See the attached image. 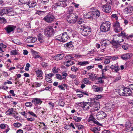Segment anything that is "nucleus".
<instances>
[{
	"label": "nucleus",
	"instance_id": "obj_1",
	"mask_svg": "<svg viewBox=\"0 0 133 133\" xmlns=\"http://www.w3.org/2000/svg\"><path fill=\"white\" fill-rule=\"evenodd\" d=\"M81 34L84 36H88L91 32V29L89 26H85L81 25L79 26Z\"/></svg>",
	"mask_w": 133,
	"mask_h": 133
},
{
	"label": "nucleus",
	"instance_id": "obj_2",
	"mask_svg": "<svg viewBox=\"0 0 133 133\" xmlns=\"http://www.w3.org/2000/svg\"><path fill=\"white\" fill-rule=\"evenodd\" d=\"M69 38V37L66 32H64L60 35L56 36L55 37V39L59 41L65 42Z\"/></svg>",
	"mask_w": 133,
	"mask_h": 133
},
{
	"label": "nucleus",
	"instance_id": "obj_3",
	"mask_svg": "<svg viewBox=\"0 0 133 133\" xmlns=\"http://www.w3.org/2000/svg\"><path fill=\"white\" fill-rule=\"evenodd\" d=\"M111 23L108 21L103 22L100 26L101 31L103 32L109 31L110 29Z\"/></svg>",
	"mask_w": 133,
	"mask_h": 133
},
{
	"label": "nucleus",
	"instance_id": "obj_4",
	"mask_svg": "<svg viewBox=\"0 0 133 133\" xmlns=\"http://www.w3.org/2000/svg\"><path fill=\"white\" fill-rule=\"evenodd\" d=\"M88 122L89 125L93 126L95 124L98 125H102L92 115H90L88 120Z\"/></svg>",
	"mask_w": 133,
	"mask_h": 133
},
{
	"label": "nucleus",
	"instance_id": "obj_5",
	"mask_svg": "<svg viewBox=\"0 0 133 133\" xmlns=\"http://www.w3.org/2000/svg\"><path fill=\"white\" fill-rule=\"evenodd\" d=\"M54 30L51 26H48L45 30L44 35L45 36L50 37L53 36L54 33Z\"/></svg>",
	"mask_w": 133,
	"mask_h": 133
},
{
	"label": "nucleus",
	"instance_id": "obj_6",
	"mask_svg": "<svg viewBox=\"0 0 133 133\" xmlns=\"http://www.w3.org/2000/svg\"><path fill=\"white\" fill-rule=\"evenodd\" d=\"M111 4L110 3H107L102 5L101 7L103 11L106 13H110L111 11Z\"/></svg>",
	"mask_w": 133,
	"mask_h": 133
},
{
	"label": "nucleus",
	"instance_id": "obj_7",
	"mask_svg": "<svg viewBox=\"0 0 133 133\" xmlns=\"http://www.w3.org/2000/svg\"><path fill=\"white\" fill-rule=\"evenodd\" d=\"M54 16L51 13H49L43 18V20L48 23H51L55 19Z\"/></svg>",
	"mask_w": 133,
	"mask_h": 133
},
{
	"label": "nucleus",
	"instance_id": "obj_8",
	"mask_svg": "<svg viewBox=\"0 0 133 133\" xmlns=\"http://www.w3.org/2000/svg\"><path fill=\"white\" fill-rule=\"evenodd\" d=\"M66 6L67 5L65 1H61L55 3L54 5L52 6V8L53 9H55L58 7L65 8Z\"/></svg>",
	"mask_w": 133,
	"mask_h": 133
},
{
	"label": "nucleus",
	"instance_id": "obj_9",
	"mask_svg": "<svg viewBox=\"0 0 133 133\" xmlns=\"http://www.w3.org/2000/svg\"><path fill=\"white\" fill-rule=\"evenodd\" d=\"M114 30L115 32H117L120 31L122 29V28L120 26V24L117 21L114 22L113 24Z\"/></svg>",
	"mask_w": 133,
	"mask_h": 133
},
{
	"label": "nucleus",
	"instance_id": "obj_10",
	"mask_svg": "<svg viewBox=\"0 0 133 133\" xmlns=\"http://www.w3.org/2000/svg\"><path fill=\"white\" fill-rule=\"evenodd\" d=\"M93 103H92V106L94 108L91 109V111L92 114H93V112H95L98 110L100 108V105L99 103L98 102H96L95 101H94Z\"/></svg>",
	"mask_w": 133,
	"mask_h": 133
},
{
	"label": "nucleus",
	"instance_id": "obj_11",
	"mask_svg": "<svg viewBox=\"0 0 133 133\" xmlns=\"http://www.w3.org/2000/svg\"><path fill=\"white\" fill-rule=\"evenodd\" d=\"M132 56V54L130 52H128L122 54L121 56V58L123 60L126 61L130 59Z\"/></svg>",
	"mask_w": 133,
	"mask_h": 133
},
{
	"label": "nucleus",
	"instance_id": "obj_12",
	"mask_svg": "<svg viewBox=\"0 0 133 133\" xmlns=\"http://www.w3.org/2000/svg\"><path fill=\"white\" fill-rule=\"evenodd\" d=\"M16 28V26L12 25H8L7 26L4 28L6 32L9 34L14 31Z\"/></svg>",
	"mask_w": 133,
	"mask_h": 133
},
{
	"label": "nucleus",
	"instance_id": "obj_13",
	"mask_svg": "<svg viewBox=\"0 0 133 133\" xmlns=\"http://www.w3.org/2000/svg\"><path fill=\"white\" fill-rule=\"evenodd\" d=\"M107 116V115L105 112L101 111L98 112L96 116V118L98 119H103Z\"/></svg>",
	"mask_w": 133,
	"mask_h": 133
},
{
	"label": "nucleus",
	"instance_id": "obj_14",
	"mask_svg": "<svg viewBox=\"0 0 133 133\" xmlns=\"http://www.w3.org/2000/svg\"><path fill=\"white\" fill-rule=\"evenodd\" d=\"M125 87V89H124L125 91H127V92H128V93L130 96L131 95L132 91L133 90V84L129 85L127 87Z\"/></svg>",
	"mask_w": 133,
	"mask_h": 133
},
{
	"label": "nucleus",
	"instance_id": "obj_15",
	"mask_svg": "<svg viewBox=\"0 0 133 133\" xmlns=\"http://www.w3.org/2000/svg\"><path fill=\"white\" fill-rule=\"evenodd\" d=\"M118 40H116L115 37L113 36L112 43L114 47L116 48H118L120 46L121 44L119 42H118Z\"/></svg>",
	"mask_w": 133,
	"mask_h": 133
},
{
	"label": "nucleus",
	"instance_id": "obj_16",
	"mask_svg": "<svg viewBox=\"0 0 133 133\" xmlns=\"http://www.w3.org/2000/svg\"><path fill=\"white\" fill-rule=\"evenodd\" d=\"M3 9L5 14H7L9 13L14 12L13 8L11 7H5L3 8Z\"/></svg>",
	"mask_w": 133,
	"mask_h": 133
},
{
	"label": "nucleus",
	"instance_id": "obj_17",
	"mask_svg": "<svg viewBox=\"0 0 133 133\" xmlns=\"http://www.w3.org/2000/svg\"><path fill=\"white\" fill-rule=\"evenodd\" d=\"M125 87H124L122 89H119L118 92V94L121 96H130L129 95L128 92H127V91H125L124 89H125Z\"/></svg>",
	"mask_w": 133,
	"mask_h": 133
},
{
	"label": "nucleus",
	"instance_id": "obj_18",
	"mask_svg": "<svg viewBox=\"0 0 133 133\" xmlns=\"http://www.w3.org/2000/svg\"><path fill=\"white\" fill-rule=\"evenodd\" d=\"M37 40V38L28 37L26 39V42L28 43H34L36 42Z\"/></svg>",
	"mask_w": 133,
	"mask_h": 133
},
{
	"label": "nucleus",
	"instance_id": "obj_19",
	"mask_svg": "<svg viewBox=\"0 0 133 133\" xmlns=\"http://www.w3.org/2000/svg\"><path fill=\"white\" fill-rule=\"evenodd\" d=\"M32 103L35 105L41 104L42 102L43 101L39 98H33L31 101Z\"/></svg>",
	"mask_w": 133,
	"mask_h": 133
},
{
	"label": "nucleus",
	"instance_id": "obj_20",
	"mask_svg": "<svg viewBox=\"0 0 133 133\" xmlns=\"http://www.w3.org/2000/svg\"><path fill=\"white\" fill-rule=\"evenodd\" d=\"M84 105V107L83 108V109L85 110H89L90 107H92V102H85Z\"/></svg>",
	"mask_w": 133,
	"mask_h": 133
},
{
	"label": "nucleus",
	"instance_id": "obj_21",
	"mask_svg": "<svg viewBox=\"0 0 133 133\" xmlns=\"http://www.w3.org/2000/svg\"><path fill=\"white\" fill-rule=\"evenodd\" d=\"M111 70L113 72L117 73L119 71L120 68L119 66L118 65L114 66V65H111L110 67Z\"/></svg>",
	"mask_w": 133,
	"mask_h": 133
},
{
	"label": "nucleus",
	"instance_id": "obj_22",
	"mask_svg": "<svg viewBox=\"0 0 133 133\" xmlns=\"http://www.w3.org/2000/svg\"><path fill=\"white\" fill-rule=\"evenodd\" d=\"M101 46L103 48L109 45L110 43L111 42L108 40H104L101 42Z\"/></svg>",
	"mask_w": 133,
	"mask_h": 133
},
{
	"label": "nucleus",
	"instance_id": "obj_23",
	"mask_svg": "<svg viewBox=\"0 0 133 133\" xmlns=\"http://www.w3.org/2000/svg\"><path fill=\"white\" fill-rule=\"evenodd\" d=\"M92 89L94 91L96 92L102 91L103 90L102 88L99 87L95 85H94L92 86Z\"/></svg>",
	"mask_w": 133,
	"mask_h": 133
},
{
	"label": "nucleus",
	"instance_id": "obj_24",
	"mask_svg": "<svg viewBox=\"0 0 133 133\" xmlns=\"http://www.w3.org/2000/svg\"><path fill=\"white\" fill-rule=\"evenodd\" d=\"M124 11L127 14L131 13L133 11V6L131 5H129L124 9Z\"/></svg>",
	"mask_w": 133,
	"mask_h": 133
},
{
	"label": "nucleus",
	"instance_id": "obj_25",
	"mask_svg": "<svg viewBox=\"0 0 133 133\" xmlns=\"http://www.w3.org/2000/svg\"><path fill=\"white\" fill-rule=\"evenodd\" d=\"M67 21L68 23L71 25L74 23L76 22V20L74 19L70 15L67 16Z\"/></svg>",
	"mask_w": 133,
	"mask_h": 133
},
{
	"label": "nucleus",
	"instance_id": "obj_26",
	"mask_svg": "<svg viewBox=\"0 0 133 133\" xmlns=\"http://www.w3.org/2000/svg\"><path fill=\"white\" fill-rule=\"evenodd\" d=\"M92 11V13L93 15L95 16L98 17L100 15V12L97 9L94 8H91Z\"/></svg>",
	"mask_w": 133,
	"mask_h": 133
},
{
	"label": "nucleus",
	"instance_id": "obj_27",
	"mask_svg": "<svg viewBox=\"0 0 133 133\" xmlns=\"http://www.w3.org/2000/svg\"><path fill=\"white\" fill-rule=\"evenodd\" d=\"M64 56L63 54H59L56 55L54 57V59L57 61L62 59Z\"/></svg>",
	"mask_w": 133,
	"mask_h": 133
},
{
	"label": "nucleus",
	"instance_id": "obj_28",
	"mask_svg": "<svg viewBox=\"0 0 133 133\" xmlns=\"http://www.w3.org/2000/svg\"><path fill=\"white\" fill-rule=\"evenodd\" d=\"M37 4L36 2L34 1H30L27 4V6L29 8L34 7Z\"/></svg>",
	"mask_w": 133,
	"mask_h": 133
},
{
	"label": "nucleus",
	"instance_id": "obj_29",
	"mask_svg": "<svg viewBox=\"0 0 133 133\" xmlns=\"http://www.w3.org/2000/svg\"><path fill=\"white\" fill-rule=\"evenodd\" d=\"M114 37H115L116 40L118 41V42L120 43L123 42L124 40V38L122 36H118L117 35H115Z\"/></svg>",
	"mask_w": 133,
	"mask_h": 133
},
{
	"label": "nucleus",
	"instance_id": "obj_30",
	"mask_svg": "<svg viewBox=\"0 0 133 133\" xmlns=\"http://www.w3.org/2000/svg\"><path fill=\"white\" fill-rule=\"evenodd\" d=\"M90 130L94 133H99V131L100 130V127H97L91 128Z\"/></svg>",
	"mask_w": 133,
	"mask_h": 133
},
{
	"label": "nucleus",
	"instance_id": "obj_31",
	"mask_svg": "<svg viewBox=\"0 0 133 133\" xmlns=\"http://www.w3.org/2000/svg\"><path fill=\"white\" fill-rule=\"evenodd\" d=\"M88 75L90 79L92 81H94L96 79V75L93 73H89Z\"/></svg>",
	"mask_w": 133,
	"mask_h": 133
},
{
	"label": "nucleus",
	"instance_id": "obj_32",
	"mask_svg": "<svg viewBox=\"0 0 133 133\" xmlns=\"http://www.w3.org/2000/svg\"><path fill=\"white\" fill-rule=\"evenodd\" d=\"M14 112H16V111H14V109L12 108L9 109L8 110L5 112V114L6 115H11Z\"/></svg>",
	"mask_w": 133,
	"mask_h": 133
},
{
	"label": "nucleus",
	"instance_id": "obj_33",
	"mask_svg": "<svg viewBox=\"0 0 133 133\" xmlns=\"http://www.w3.org/2000/svg\"><path fill=\"white\" fill-rule=\"evenodd\" d=\"M74 61H72L71 60H68L66 62H64V64L67 67H69L75 64Z\"/></svg>",
	"mask_w": 133,
	"mask_h": 133
},
{
	"label": "nucleus",
	"instance_id": "obj_34",
	"mask_svg": "<svg viewBox=\"0 0 133 133\" xmlns=\"http://www.w3.org/2000/svg\"><path fill=\"white\" fill-rule=\"evenodd\" d=\"M102 97L101 95H96L94 98L91 100L92 103H93L94 101H95L96 102H97L96 100L100 99Z\"/></svg>",
	"mask_w": 133,
	"mask_h": 133
},
{
	"label": "nucleus",
	"instance_id": "obj_35",
	"mask_svg": "<svg viewBox=\"0 0 133 133\" xmlns=\"http://www.w3.org/2000/svg\"><path fill=\"white\" fill-rule=\"evenodd\" d=\"M36 74L38 77H41L43 76V73L41 70H38L36 71Z\"/></svg>",
	"mask_w": 133,
	"mask_h": 133
},
{
	"label": "nucleus",
	"instance_id": "obj_36",
	"mask_svg": "<svg viewBox=\"0 0 133 133\" xmlns=\"http://www.w3.org/2000/svg\"><path fill=\"white\" fill-rule=\"evenodd\" d=\"M38 40L41 43H42L44 42V38L43 37L42 34L41 33H39L38 35Z\"/></svg>",
	"mask_w": 133,
	"mask_h": 133
},
{
	"label": "nucleus",
	"instance_id": "obj_37",
	"mask_svg": "<svg viewBox=\"0 0 133 133\" xmlns=\"http://www.w3.org/2000/svg\"><path fill=\"white\" fill-rule=\"evenodd\" d=\"M72 42H69L65 45V46L67 47L68 48L72 49L74 47Z\"/></svg>",
	"mask_w": 133,
	"mask_h": 133
},
{
	"label": "nucleus",
	"instance_id": "obj_38",
	"mask_svg": "<svg viewBox=\"0 0 133 133\" xmlns=\"http://www.w3.org/2000/svg\"><path fill=\"white\" fill-rule=\"evenodd\" d=\"M89 63V62L86 61L79 62L77 63V64L81 66H84L88 64Z\"/></svg>",
	"mask_w": 133,
	"mask_h": 133
},
{
	"label": "nucleus",
	"instance_id": "obj_39",
	"mask_svg": "<svg viewBox=\"0 0 133 133\" xmlns=\"http://www.w3.org/2000/svg\"><path fill=\"white\" fill-rule=\"evenodd\" d=\"M33 56L34 58H37L39 57V52L33 51L32 52Z\"/></svg>",
	"mask_w": 133,
	"mask_h": 133
},
{
	"label": "nucleus",
	"instance_id": "obj_40",
	"mask_svg": "<svg viewBox=\"0 0 133 133\" xmlns=\"http://www.w3.org/2000/svg\"><path fill=\"white\" fill-rule=\"evenodd\" d=\"M6 19L3 17H0V23L5 24L6 23Z\"/></svg>",
	"mask_w": 133,
	"mask_h": 133
},
{
	"label": "nucleus",
	"instance_id": "obj_41",
	"mask_svg": "<svg viewBox=\"0 0 133 133\" xmlns=\"http://www.w3.org/2000/svg\"><path fill=\"white\" fill-rule=\"evenodd\" d=\"M28 113L31 116L33 117H37L36 115L32 111H29L28 112L27 111Z\"/></svg>",
	"mask_w": 133,
	"mask_h": 133
},
{
	"label": "nucleus",
	"instance_id": "obj_42",
	"mask_svg": "<svg viewBox=\"0 0 133 133\" xmlns=\"http://www.w3.org/2000/svg\"><path fill=\"white\" fill-rule=\"evenodd\" d=\"M108 59H111L112 60L115 61L117 60L118 58V57L116 56H109L107 57Z\"/></svg>",
	"mask_w": 133,
	"mask_h": 133
},
{
	"label": "nucleus",
	"instance_id": "obj_43",
	"mask_svg": "<svg viewBox=\"0 0 133 133\" xmlns=\"http://www.w3.org/2000/svg\"><path fill=\"white\" fill-rule=\"evenodd\" d=\"M18 53L16 49L11 50L10 52V54L11 55H18Z\"/></svg>",
	"mask_w": 133,
	"mask_h": 133
},
{
	"label": "nucleus",
	"instance_id": "obj_44",
	"mask_svg": "<svg viewBox=\"0 0 133 133\" xmlns=\"http://www.w3.org/2000/svg\"><path fill=\"white\" fill-rule=\"evenodd\" d=\"M31 0H19V2L22 4H26L27 5Z\"/></svg>",
	"mask_w": 133,
	"mask_h": 133
},
{
	"label": "nucleus",
	"instance_id": "obj_45",
	"mask_svg": "<svg viewBox=\"0 0 133 133\" xmlns=\"http://www.w3.org/2000/svg\"><path fill=\"white\" fill-rule=\"evenodd\" d=\"M44 11H43L41 10H36V12L35 14H38L39 15H42L44 14Z\"/></svg>",
	"mask_w": 133,
	"mask_h": 133
},
{
	"label": "nucleus",
	"instance_id": "obj_46",
	"mask_svg": "<svg viewBox=\"0 0 133 133\" xmlns=\"http://www.w3.org/2000/svg\"><path fill=\"white\" fill-rule=\"evenodd\" d=\"M62 74V76L63 79H66V76L68 75V74L66 73V71H64L63 72Z\"/></svg>",
	"mask_w": 133,
	"mask_h": 133
},
{
	"label": "nucleus",
	"instance_id": "obj_47",
	"mask_svg": "<svg viewBox=\"0 0 133 133\" xmlns=\"http://www.w3.org/2000/svg\"><path fill=\"white\" fill-rule=\"evenodd\" d=\"M81 117H78L77 116H75L73 118V119L76 122H79L81 121L82 119Z\"/></svg>",
	"mask_w": 133,
	"mask_h": 133
},
{
	"label": "nucleus",
	"instance_id": "obj_48",
	"mask_svg": "<svg viewBox=\"0 0 133 133\" xmlns=\"http://www.w3.org/2000/svg\"><path fill=\"white\" fill-rule=\"evenodd\" d=\"M89 81V79L88 78H84L82 81V83L83 84H87Z\"/></svg>",
	"mask_w": 133,
	"mask_h": 133
},
{
	"label": "nucleus",
	"instance_id": "obj_49",
	"mask_svg": "<svg viewBox=\"0 0 133 133\" xmlns=\"http://www.w3.org/2000/svg\"><path fill=\"white\" fill-rule=\"evenodd\" d=\"M44 108L40 107V108H38L37 110L39 111L40 113L41 112L42 114V115H43L45 112V111H44Z\"/></svg>",
	"mask_w": 133,
	"mask_h": 133
},
{
	"label": "nucleus",
	"instance_id": "obj_50",
	"mask_svg": "<svg viewBox=\"0 0 133 133\" xmlns=\"http://www.w3.org/2000/svg\"><path fill=\"white\" fill-rule=\"evenodd\" d=\"M78 70V69L75 66H72L71 68V70L74 72H76Z\"/></svg>",
	"mask_w": 133,
	"mask_h": 133
},
{
	"label": "nucleus",
	"instance_id": "obj_51",
	"mask_svg": "<svg viewBox=\"0 0 133 133\" xmlns=\"http://www.w3.org/2000/svg\"><path fill=\"white\" fill-rule=\"evenodd\" d=\"M76 126L77 127L78 129H81L84 128V126L82 125H80L79 124L77 123L75 124Z\"/></svg>",
	"mask_w": 133,
	"mask_h": 133
},
{
	"label": "nucleus",
	"instance_id": "obj_52",
	"mask_svg": "<svg viewBox=\"0 0 133 133\" xmlns=\"http://www.w3.org/2000/svg\"><path fill=\"white\" fill-rule=\"evenodd\" d=\"M70 15L74 19H75L76 20V22L77 21V20L78 18V16L77 15H76L74 14H72Z\"/></svg>",
	"mask_w": 133,
	"mask_h": 133
},
{
	"label": "nucleus",
	"instance_id": "obj_53",
	"mask_svg": "<svg viewBox=\"0 0 133 133\" xmlns=\"http://www.w3.org/2000/svg\"><path fill=\"white\" fill-rule=\"evenodd\" d=\"M41 85V83L35 82L34 83L33 86L34 87L37 88L40 87Z\"/></svg>",
	"mask_w": 133,
	"mask_h": 133
},
{
	"label": "nucleus",
	"instance_id": "obj_54",
	"mask_svg": "<svg viewBox=\"0 0 133 133\" xmlns=\"http://www.w3.org/2000/svg\"><path fill=\"white\" fill-rule=\"evenodd\" d=\"M13 125L16 128H19L22 125V124L19 123H15L13 124Z\"/></svg>",
	"mask_w": 133,
	"mask_h": 133
},
{
	"label": "nucleus",
	"instance_id": "obj_55",
	"mask_svg": "<svg viewBox=\"0 0 133 133\" xmlns=\"http://www.w3.org/2000/svg\"><path fill=\"white\" fill-rule=\"evenodd\" d=\"M111 18L113 19H114L117 20L118 19V17L116 14H112L111 15Z\"/></svg>",
	"mask_w": 133,
	"mask_h": 133
},
{
	"label": "nucleus",
	"instance_id": "obj_56",
	"mask_svg": "<svg viewBox=\"0 0 133 133\" xmlns=\"http://www.w3.org/2000/svg\"><path fill=\"white\" fill-rule=\"evenodd\" d=\"M85 102L84 101L82 102H79L78 104L79 106H80L83 109L84 108V106L85 104Z\"/></svg>",
	"mask_w": 133,
	"mask_h": 133
},
{
	"label": "nucleus",
	"instance_id": "obj_57",
	"mask_svg": "<svg viewBox=\"0 0 133 133\" xmlns=\"http://www.w3.org/2000/svg\"><path fill=\"white\" fill-rule=\"evenodd\" d=\"M72 57L73 56L72 55H66L65 57L66 59L68 60H70L71 59L73 58Z\"/></svg>",
	"mask_w": 133,
	"mask_h": 133
},
{
	"label": "nucleus",
	"instance_id": "obj_58",
	"mask_svg": "<svg viewBox=\"0 0 133 133\" xmlns=\"http://www.w3.org/2000/svg\"><path fill=\"white\" fill-rule=\"evenodd\" d=\"M56 78L59 80H61L63 79L62 76L60 74H57L56 75Z\"/></svg>",
	"mask_w": 133,
	"mask_h": 133
},
{
	"label": "nucleus",
	"instance_id": "obj_59",
	"mask_svg": "<svg viewBox=\"0 0 133 133\" xmlns=\"http://www.w3.org/2000/svg\"><path fill=\"white\" fill-rule=\"evenodd\" d=\"M110 68L109 66H105L104 68L102 69V72H105L106 71L108 70Z\"/></svg>",
	"mask_w": 133,
	"mask_h": 133
},
{
	"label": "nucleus",
	"instance_id": "obj_60",
	"mask_svg": "<svg viewBox=\"0 0 133 133\" xmlns=\"http://www.w3.org/2000/svg\"><path fill=\"white\" fill-rule=\"evenodd\" d=\"M122 48L124 50H127L129 46L128 44H124L122 46Z\"/></svg>",
	"mask_w": 133,
	"mask_h": 133
},
{
	"label": "nucleus",
	"instance_id": "obj_61",
	"mask_svg": "<svg viewBox=\"0 0 133 133\" xmlns=\"http://www.w3.org/2000/svg\"><path fill=\"white\" fill-rule=\"evenodd\" d=\"M73 58H79L82 57V56L79 55V54H74L72 55Z\"/></svg>",
	"mask_w": 133,
	"mask_h": 133
},
{
	"label": "nucleus",
	"instance_id": "obj_62",
	"mask_svg": "<svg viewBox=\"0 0 133 133\" xmlns=\"http://www.w3.org/2000/svg\"><path fill=\"white\" fill-rule=\"evenodd\" d=\"M25 105L28 107H32V104L31 102H27L25 103Z\"/></svg>",
	"mask_w": 133,
	"mask_h": 133
},
{
	"label": "nucleus",
	"instance_id": "obj_63",
	"mask_svg": "<svg viewBox=\"0 0 133 133\" xmlns=\"http://www.w3.org/2000/svg\"><path fill=\"white\" fill-rule=\"evenodd\" d=\"M30 67V64L29 63H27L26 65V67L25 68V70L26 71H28L29 70V68Z\"/></svg>",
	"mask_w": 133,
	"mask_h": 133
},
{
	"label": "nucleus",
	"instance_id": "obj_64",
	"mask_svg": "<svg viewBox=\"0 0 133 133\" xmlns=\"http://www.w3.org/2000/svg\"><path fill=\"white\" fill-rule=\"evenodd\" d=\"M45 76V80L46 81L49 83H51L52 82V79L49 77H47V76Z\"/></svg>",
	"mask_w": 133,
	"mask_h": 133
}]
</instances>
